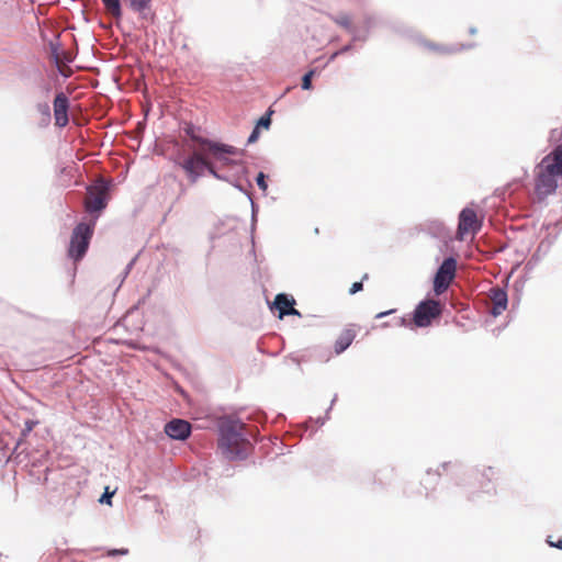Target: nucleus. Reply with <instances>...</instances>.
Segmentation results:
<instances>
[{
	"instance_id": "1",
	"label": "nucleus",
	"mask_w": 562,
	"mask_h": 562,
	"mask_svg": "<svg viewBox=\"0 0 562 562\" xmlns=\"http://www.w3.org/2000/svg\"><path fill=\"white\" fill-rule=\"evenodd\" d=\"M182 131L188 137L183 147L177 149L169 158L175 167L183 171L184 160L195 156H213L222 165H239L241 161L235 160L233 156L244 155L245 149H239L231 144L224 143L217 138H210L201 134V126L191 122H186Z\"/></svg>"
},
{
	"instance_id": "2",
	"label": "nucleus",
	"mask_w": 562,
	"mask_h": 562,
	"mask_svg": "<svg viewBox=\"0 0 562 562\" xmlns=\"http://www.w3.org/2000/svg\"><path fill=\"white\" fill-rule=\"evenodd\" d=\"M97 223L83 217L72 228L69 244L67 247V257L74 263L81 262L88 254Z\"/></svg>"
},
{
	"instance_id": "3",
	"label": "nucleus",
	"mask_w": 562,
	"mask_h": 562,
	"mask_svg": "<svg viewBox=\"0 0 562 562\" xmlns=\"http://www.w3.org/2000/svg\"><path fill=\"white\" fill-rule=\"evenodd\" d=\"M183 165V173L186 175L190 184H195L205 175L212 176L216 180L233 182L229 176L221 173L218 171V164L222 166L218 159L213 156H195L193 158L186 159Z\"/></svg>"
},
{
	"instance_id": "4",
	"label": "nucleus",
	"mask_w": 562,
	"mask_h": 562,
	"mask_svg": "<svg viewBox=\"0 0 562 562\" xmlns=\"http://www.w3.org/2000/svg\"><path fill=\"white\" fill-rule=\"evenodd\" d=\"M112 187L113 180L103 178L97 179L86 187L87 194L91 200V204L86 207L88 213L87 220L93 223L98 222L109 204V192Z\"/></svg>"
},
{
	"instance_id": "5",
	"label": "nucleus",
	"mask_w": 562,
	"mask_h": 562,
	"mask_svg": "<svg viewBox=\"0 0 562 562\" xmlns=\"http://www.w3.org/2000/svg\"><path fill=\"white\" fill-rule=\"evenodd\" d=\"M498 474L499 469L492 465L473 467V477L476 480L479 490L467 493V499L469 502H476L481 494L496 496L498 492L495 480Z\"/></svg>"
},
{
	"instance_id": "6",
	"label": "nucleus",
	"mask_w": 562,
	"mask_h": 562,
	"mask_svg": "<svg viewBox=\"0 0 562 562\" xmlns=\"http://www.w3.org/2000/svg\"><path fill=\"white\" fill-rule=\"evenodd\" d=\"M440 468L442 475L448 476L453 486L467 498V493L470 492L468 487L473 479V468H468L460 460L441 462Z\"/></svg>"
},
{
	"instance_id": "7",
	"label": "nucleus",
	"mask_w": 562,
	"mask_h": 562,
	"mask_svg": "<svg viewBox=\"0 0 562 562\" xmlns=\"http://www.w3.org/2000/svg\"><path fill=\"white\" fill-rule=\"evenodd\" d=\"M32 430L26 429L23 427L21 429L20 436L14 445V448L12 450V454L16 456V459L20 458L21 454H25V458L32 462L34 465L37 463L40 465H44L50 462V451L45 448L43 450L31 448V443L29 441V437L31 436Z\"/></svg>"
},
{
	"instance_id": "8",
	"label": "nucleus",
	"mask_w": 562,
	"mask_h": 562,
	"mask_svg": "<svg viewBox=\"0 0 562 562\" xmlns=\"http://www.w3.org/2000/svg\"><path fill=\"white\" fill-rule=\"evenodd\" d=\"M441 314L442 305L439 301L430 299L429 295L419 301L411 313L416 328L430 326L434 319L441 317Z\"/></svg>"
},
{
	"instance_id": "9",
	"label": "nucleus",
	"mask_w": 562,
	"mask_h": 562,
	"mask_svg": "<svg viewBox=\"0 0 562 562\" xmlns=\"http://www.w3.org/2000/svg\"><path fill=\"white\" fill-rule=\"evenodd\" d=\"M218 449L228 448L237 442L247 441L246 434L243 430V422L238 417H226L218 424Z\"/></svg>"
},
{
	"instance_id": "10",
	"label": "nucleus",
	"mask_w": 562,
	"mask_h": 562,
	"mask_svg": "<svg viewBox=\"0 0 562 562\" xmlns=\"http://www.w3.org/2000/svg\"><path fill=\"white\" fill-rule=\"evenodd\" d=\"M458 260L453 255L445 257L432 277V292L436 296L442 295L451 281L456 278Z\"/></svg>"
},
{
	"instance_id": "11",
	"label": "nucleus",
	"mask_w": 562,
	"mask_h": 562,
	"mask_svg": "<svg viewBox=\"0 0 562 562\" xmlns=\"http://www.w3.org/2000/svg\"><path fill=\"white\" fill-rule=\"evenodd\" d=\"M538 173L535 180V192L539 201H543L550 194L555 193L558 180L562 178L559 173L543 166L540 161L537 165Z\"/></svg>"
},
{
	"instance_id": "12",
	"label": "nucleus",
	"mask_w": 562,
	"mask_h": 562,
	"mask_svg": "<svg viewBox=\"0 0 562 562\" xmlns=\"http://www.w3.org/2000/svg\"><path fill=\"white\" fill-rule=\"evenodd\" d=\"M384 18L374 11H363L361 14V24L357 26L356 33L352 36L353 42L366 44L376 27H384Z\"/></svg>"
},
{
	"instance_id": "13",
	"label": "nucleus",
	"mask_w": 562,
	"mask_h": 562,
	"mask_svg": "<svg viewBox=\"0 0 562 562\" xmlns=\"http://www.w3.org/2000/svg\"><path fill=\"white\" fill-rule=\"evenodd\" d=\"M442 471L440 468V464L436 470L429 468L426 470L425 475L420 480V485L423 490L425 491L426 498L429 499H439V498H447L449 497L452 492H450L449 488L441 490L440 495H437V485L439 484L441 477H442Z\"/></svg>"
},
{
	"instance_id": "14",
	"label": "nucleus",
	"mask_w": 562,
	"mask_h": 562,
	"mask_svg": "<svg viewBox=\"0 0 562 562\" xmlns=\"http://www.w3.org/2000/svg\"><path fill=\"white\" fill-rule=\"evenodd\" d=\"M71 102L69 97L64 91H57L53 100V111L55 125L58 128H64L69 124V111Z\"/></svg>"
},
{
	"instance_id": "15",
	"label": "nucleus",
	"mask_w": 562,
	"mask_h": 562,
	"mask_svg": "<svg viewBox=\"0 0 562 562\" xmlns=\"http://www.w3.org/2000/svg\"><path fill=\"white\" fill-rule=\"evenodd\" d=\"M166 436L176 441H186L192 435V425L182 418H171L164 426Z\"/></svg>"
},
{
	"instance_id": "16",
	"label": "nucleus",
	"mask_w": 562,
	"mask_h": 562,
	"mask_svg": "<svg viewBox=\"0 0 562 562\" xmlns=\"http://www.w3.org/2000/svg\"><path fill=\"white\" fill-rule=\"evenodd\" d=\"M482 228V222L477 220L474 209L463 207L458 216V233L464 236L469 233L476 234Z\"/></svg>"
},
{
	"instance_id": "17",
	"label": "nucleus",
	"mask_w": 562,
	"mask_h": 562,
	"mask_svg": "<svg viewBox=\"0 0 562 562\" xmlns=\"http://www.w3.org/2000/svg\"><path fill=\"white\" fill-rule=\"evenodd\" d=\"M418 228L419 232L425 233L440 241H443L445 244L451 240V231L440 220H427L420 223Z\"/></svg>"
},
{
	"instance_id": "18",
	"label": "nucleus",
	"mask_w": 562,
	"mask_h": 562,
	"mask_svg": "<svg viewBox=\"0 0 562 562\" xmlns=\"http://www.w3.org/2000/svg\"><path fill=\"white\" fill-rule=\"evenodd\" d=\"M490 297L493 302V307L490 314L493 317L501 315L508 306L507 289L503 286H493L490 290Z\"/></svg>"
},
{
	"instance_id": "19",
	"label": "nucleus",
	"mask_w": 562,
	"mask_h": 562,
	"mask_svg": "<svg viewBox=\"0 0 562 562\" xmlns=\"http://www.w3.org/2000/svg\"><path fill=\"white\" fill-rule=\"evenodd\" d=\"M292 305H296V301H295L294 296L292 294L281 292L274 296V300H273L272 304L270 305V308L278 311V313H279L278 316H279V318L282 319L285 316H288V312H285V311H289L290 308H292Z\"/></svg>"
},
{
	"instance_id": "20",
	"label": "nucleus",
	"mask_w": 562,
	"mask_h": 562,
	"mask_svg": "<svg viewBox=\"0 0 562 562\" xmlns=\"http://www.w3.org/2000/svg\"><path fill=\"white\" fill-rule=\"evenodd\" d=\"M541 162L562 177V146H555L547 154Z\"/></svg>"
},
{
	"instance_id": "21",
	"label": "nucleus",
	"mask_w": 562,
	"mask_h": 562,
	"mask_svg": "<svg viewBox=\"0 0 562 562\" xmlns=\"http://www.w3.org/2000/svg\"><path fill=\"white\" fill-rule=\"evenodd\" d=\"M419 42L428 49L438 52L440 54H452V53L461 52L463 49H470L475 46V43L445 46V45H440V44L429 42V41H426L423 38H420Z\"/></svg>"
},
{
	"instance_id": "22",
	"label": "nucleus",
	"mask_w": 562,
	"mask_h": 562,
	"mask_svg": "<svg viewBox=\"0 0 562 562\" xmlns=\"http://www.w3.org/2000/svg\"><path fill=\"white\" fill-rule=\"evenodd\" d=\"M356 338V331L351 328L344 329L334 344L336 355L345 352Z\"/></svg>"
},
{
	"instance_id": "23",
	"label": "nucleus",
	"mask_w": 562,
	"mask_h": 562,
	"mask_svg": "<svg viewBox=\"0 0 562 562\" xmlns=\"http://www.w3.org/2000/svg\"><path fill=\"white\" fill-rule=\"evenodd\" d=\"M550 243L551 241H540L535 252L526 262L525 269L528 271L533 270L539 262L548 255L550 251Z\"/></svg>"
},
{
	"instance_id": "24",
	"label": "nucleus",
	"mask_w": 562,
	"mask_h": 562,
	"mask_svg": "<svg viewBox=\"0 0 562 562\" xmlns=\"http://www.w3.org/2000/svg\"><path fill=\"white\" fill-rule=\"evenodd\" d=\"M222 456L228 461H244L249 457V451L245 447H234L220 449Z\"/></svg>"
},
{
	"instance_id": "25",
	"label": "nucleus",
	"mask_w": 562,
	"mask_h": 562,
	"mask_svg": "<svg viewBox=\"0 0 562 562\" xmlns=\"http://www.w3.org/2000/svg\"><path fill=\"white\" fill-rule=\"evenodd\" d=\"M331 21L338 26L342 27L348 34L352 35L356 33L357 25L352 23L351 16L348 13H338L330 16Z\"/></svg>"
},
{
	"instance_id": "26",
	"label": "nucleus",
	"mask_w": 562,
	"mask_h": 562,
	"mask_svg": "<svg viewBox=\"0 0 562 562\" xmlns=\"http://www.w3.org/2000/svg\"><path fill=\"white\" fill-rule=\"evenodd\" d=\"M384 27L391 30L392 32L400 34L402 36H411L412 29L407 26L404 22L400 20H384Z\"/></svg>"
},
{
	"instance_id": "27",
	"label": "nucleus",
	"mask_w": 562,
	"mask_h": 562,
	"mask_svg": "<svg viewBox=\"0 0 562 562\" xmlns=\"http://www.w3.org/2000/svg\"><path fill=\"white\" fill-rule=\"evenodd\" d=\"M393 473V468L384 467L376 471V473L372 477V483L374 485L383 488L387 482L391 480Z\"/></svg>"
},
{
	"instance_id": "28",
	"label": "nucleus",
	"mask_w": 562,
	"mask_h": 562,
	"mask_svg": "<svg viewBox=\"0 0 562 562\" xmlns=\"http://www.w3.org/2000/svg\"><path fill=\"white\" fill-rule=\"evenodd\" d=\"M36 111L41 115V120L38 122L40 127H47L52 122V112L50 106L47 102H38L36 104Z\"/></svg>"
},
{
	"instance_id": "29",
	"label": "nucleus",
	"mask_w": 562,
	"mask_h": 562,
	"mask_svg": "<svg viewBox=\"0 0 562 562\" xmlns=\"http://www.w3.org/2000/svg\"><path fill=\"white\" fill-rule=\"evenodd\" d=\"M322 71V68L313 67L310 68L301 78V88L302 90L311 91L314 89V85L312 82L315 76H318Z\"/></svg>"
},
{
	"instance_id": "30",
	"label": "nucleus",
	"mask_w": 562,
	"mask_h": 562,
	"mask_svg": "<svg viewBox=\"0 0 562 562\" xmlns=\"http://www.w3.org/2000/svg\"><path fill=\"white\" fill-rule=\"evenodd\" d=\"M274 114V110L272 109V106H269L266 112L259 117L256 120L255 122V127L258 128L259 131L261 130H270L271 127V124H272V115Z\"/></svg>"
},
{
	"instance_id": "31",
	"label": "nucleus",
	"mask_w": 562,
	"mask_h": 562,
	"mask_svg": "<svg viewBox=\"0 0 562 562\" xmlns=\"http://www.w3.org/2000/svg\"><path fill=\"white\" fill-rule=\"evenodd\" d=\"M405 327V328H416L413 324L412 317L407 318L406 316L394 317L391 322H384L380 325L381 328L387 327Z\"/></svg>"
},
{
	"instance_id": "32",
	"label": "nucleus",
	"mask_w": 562,
	"mask_h": 562,
	"mask_svg": "<svg viewBox=\"0 0 562 562\" xmlns=\"http://www.w3.org/2000/svg\"><path fill=\"white\" fill-rule=\"evenodd\" d=\"M250 201V233L254 234L258 221V213H259V205L254 201L252 194L250 193L249 196H247Z\"/></svg>"
},
{
	"instance_id": "33",
	"label": "nucleus",
	"mask_w": 562,
	"mask_h": 562,
	"mask_svg": "<svg viewBox=\"0 0 562 562\" xmlns=\"http://www.w3.org/2000/svg\"><path fill=\"white\" fill-rule=\"evenodd\" d=\"M231 184L237 189L239 192L244 193L246 196H249L251 193L250 190L252 189V183L249 179H245V183H243L240 180L235 179Z\"/></svg>"
},
{
	"instance_id": "34",
	"label": "nucleus",
	"mask_w": 562,
	"mask_h": 562,
	"mask_svg": "<svg viewBox=\"0 0 562 562\" xmlns=\"http://www.w3.org/2000/svg\"><path fill=\"white\" fill-rule=\"evenodd\" d=\"M116 493V490L111 491L110 486H105L103 493L100 495L98 502L101 505H112V498L114 494Z\"/></svg>"
},
{
	"instance_id": "35",
	"label": "nucleus",
	"mask_w": 562,
	"mask_h": 562,
	"mask_svg": "<svg viewBox=\"0 0 562 562\" xmlns=\"http://www.w3.org/2000/svg\"><path fill=\"white\" fill-rule=\"evenodd\" d=\"M268 179L269 175L265 173L263 171H259L255 178L256 184L263 193H266L268 190Z\"/></svg>"
},
{
	"instance_id": "36",
	"label": "nucleus",
	"mask_w": 562,
	"mask_h": 562,
	"mask_svg": "<svg viewBox=\"0 0 562 562\" xmlns=\"http://www.w3.org/2000/svg\"><path fill=\"white\" fill-rule=\"evenodd\" d=\"M48 46H49V50H50V59H52V63L54 65H57L58 64V55H59V49H60V43L57 41V42H53L50 41L48 43Z\"/></svg>"
},
{
	"instance_id": "37",
	"label": "nucleus",
	"mask_w": 562,
	"mask_h": 562,
	"mask_svg": "<svg viewBox=\"0 0 562 562\" xmlns=\"http://www.w3.org/2000/svg\"><path fill=\"white\" fill-rule=\"evenodd\" d=\"M251 419L260 425L265 426L268 423L267 413L262 409H256L251 413Z\"/></svg>"
},
{
	"instance_id": "38",
	"label": "nucleus",
	"mask_w": 562,
	"mask_h": 562,
	"mask_svg": "<svg viewBox=\"0 0 562 562\" xmlns=\"http://www.w3.org/2000/svg\"><path fill=\"white\" fill-rule=\"evenodd\" d=\"M368 279V274L366 273L363 277H362V280L360 281H356L351 284V286L349 288V294L350 295H355L356 293L360 292L363 290V280Z\"/></svg>"
},
{
	"instance_id": "39",
	"label": "nucleus",
	"mask_w": 562,
	"mask_h": 562,
	"mask_svg": "<svg viewBox=\"0 0 562 562\" xmlns=\"http://www.w3.org/2000/svg\"><path fill=\"white\" fill-rule=\"evenodd\" d=\"M359 42H353L352 41V35H350V41L345 44L344 46H341L339 49H338V53L340 55H345L347 53H350L351 50L355 49L356 45L358 44Z\"/></svg>"
},
{
	"instance_id": "40",
	"label": "nucleus",
	"mask_w": 562,
	"mask_h": 562,
	"mask_svg": "<svg viewBox=\"0 0 562 562\" xmlns=\"http://www.w3.org/2000/svg\"><path fill=\"white\" fill-rule=\"evenodd\" d=\"M336 398H337V395H335L334 398L331 400L329 407L326 409L325 416L324 417H317L315 419V423L318 426H323L325 424V422L329 418V412L331 411L333 405H334Z\"/></svg>"
},
{
	"instance_id": "41",
	"label": "nucleus",
	"mask_w": 562,
	"mask_h": 562,
	"mask_svg": "<svg viewBox=\"0 0 562 562\" xmlns=\"http://www.w3.org/2000/svg\"><path fill=\"white\" fill-rule=\"evenodd\" d=\"M127 554H128L127 548H119V549L113 548V549L108 550V553H106V555L111 557V558L127 555Z\"/></svg>"
},
{
	"instance_id": "42",
	"label": "nucleus",
	"mask_w": 562,
	"mask_h": 562,
	"mask_svg": "<svg viewBox=\"0 0 562 562\" xmlns=\"http://www.w3.org/2000/svg\"><path fill=\"white\" fill-rule=\"evenodd\" d=\"M260 134H261V131H259L258 128H256L254 126L248 138H247V145L255 144L259 139Z\"/></svg>"
},
{
	"instance_id": "43",
	"label": "nucleus",
	"mask_w": 562,
	"mask_h": 562,
	"mask_svg": "<svg viewBox=\"0 0 562 562\" xmlns=\"http://www.w3.org/2000/svg\"><path fill=\"white\" fill-rule=\"evenodd\" d=\"M137 258H138V255H136L135 257H133V258L130 260V262L125 266L124 270H123V271H122V273H121V274H122V277H123V279H125V278L130 274V272H131V270L133 269V267H134V265H135V262H136Z\"/></svg>"
},
{
	"instance_id": "44",
	"label": "nucleus",
	"mask_w": 562,
	"mask_h": 562,
	"mask_svg": "<svg viewBox=\"0 0 562 562\" xmlns=\"http://www.w3.org/2000/svg\"><path fill=\"white\" fill-rule=\"evenodd\" d=\"M38 424H40V420L36 418H25L23 420V427H25L26 429H30L32 431L35 428V426H37Z\"/></svg>"
},
{
	"instance_id": "45",
	"label": "nucleus",
	"mask_w": 562,
	"mask_h": 562,
	"mask_svg": "<svg viewBox=\"0 0 562 562\" xmlns=\"http://www.w3.org/2000/svg\"><path fill=\"white\" fill-rule=\"evenodd\" d=\"M546 542L551 547L559 550H562V537L559 538L557 541H552V537L549 536L546 540Z\"/></svg>"
},
{
	"instance_id": "46",
	"label": "nucleus",
	"mask_w": 562,
	"mask_h": 562,
	"mask_svg": "<svg viewBox=\"0 0 562 562\" xmlns=\"http://www.w3.org/2000/svg\"><path fill=\"white\" fill-rule=\"evenodd\" d=\"M559 233H560V232H558V233H557V234H554V235H550V234H549V235H548V236H546L541 241H551V243H550V248H551V247H552V245L554 244V241L557 240Z\"/></svg>"
},
{
	"instance_id": "47",
	"label": "nucleus",
	"mask_w": 562,
	"mask_h": 562,
	"mask_svg": "<svg viewBox=\"0 0 562 562\" xmlns=\"http://www.w3.org/2000/svg\"><path fill=\"white\" fill-rule=\"evenodd\" d=\"M395 312H396V310H395V308H391V310H387V311H384V312H380V313H378V314L375 315V318L380 319V318H383V317H385V316H389V315H391V314H393V313H395Z\"/></svg>"
},
{
	"instance_id": "48",
	"label": "nucleus",
	"mask_w": 562,
	"mask_h": 562,
	"mask_svg": "<svg viewBox=\"0 0 562 562\" xmlns=\"http://www.w3.org/2000/svg\"><path fill=\"white\" fill-rule=\"evenodd\" d=\"M286 312H288V316H299V317H302L301 312L295 308V305H292V308H290Z\"/></svg>"
},
{
	"instance_id": "49",
	"label": "nucleus",
	"mask_w": 562,
	"mask_h": 562,
	"mask_svg": "<svg viewBox=\"0 0 562 562\" xmlns=\"http://www.w3.org/2000/svg\"><path fill=\"white\" fill-rule=\"evenodd\" d=\"M550 226H554L558 228V232H561L562 231V216L559 220H557L553 224H548L547 228L549 229Z\"/></svg>"
},
{
	"instance_id": "50",
	"label": "nucleus",
	"mask_w": 562,
	"mask_h": 562,
	"mask_svg": "<svg viewBox=\"0 0 562 562\" xmlns=\"http://www.w3.org/2000/svg\"><path fill=\"white\" fill-rule=\"evenodd\" d=\"M338 56H340V54L338 53V49L335 50L329 57H328V60L325 63V65L323 66V68H325L329 63L334 61Z\"/></svg>"
},
{
	"instance_id": "51",
	"label": "nucleus",
	"mask_w": 562,
	"mask_h": 562,
	"mask_svg": "<svg viewBox=\"0 0 562 562\" xmlns=\"http://www.w3.org/2000/svg\"><path fill=\"white\" fill-rule=\"evenodd\" d=\"M238 161H241V164H239L238 166H241V173L243 175H247L248 173V168L244 165V161L243 160H239L237 159ZM223 167H225L226 165H222ZM229 167H236L237 165H228Z\"/></svg>"
},
{
	"instance_id": "52",
	"label": "nucleus",
	"mask_w": 562,
	"mask_h": 562,
	"mask_svg": "<svg viewBox=\"0 0 562 562\" xmlns=\"http://www.w3.org/2000/svg\"><path fill=\"white\" fill-rule=\"evenodd\" d=\"M140 498L144 501H147V502L148 501H158L156 495H150V494H144Z\"/></svg>"
},
{
	"instance_id": "53",
	"label": "nucleus",
	"mask_w": 562,
	"mask_h": 562,
	"mask_svg": "<svg viewBox=\"0 0 562 562\" xmlns=\"http://www.w3.org/2000/svg\"><path fill=\"white\" fill-rule=\"evenodd\" d=\"M55 67L57 68V71L58 74L64 77L65 79H67L69 76L68 74H66L60 67H59V63L57 65H55Z\"/></svg>"
},
{
	"instance_id": "54",
	"label": "nucleus",
	"mask_w": 562,
	"mask_h": 562,
	"mask_svg": "<svg viewBox=\"0 0 562 562\" xmlns=\"http://www.w3.org/2000/svg\"><path fill=\"white\" fill-rule=\"evenodd\" d=\"M150 295V290L147 291V294L138 300L137 304L133 308H137L138 305L145 302L146 297Z\"/></svg>"
},
{
	"instance_id": "55",
	"label": "nucleus",
	"mask_w": 562,
	"mask_h": 562,
	"mask_svg": "<svg viewBox=\"0 0 562 562\" xmlns=\"http://www.w3.org/2000/svg\"><path fill=\"white\" fill-rule=\"evenodd\" d=\"M42 89L46 94H48L52 91V86L49 83H44Z\"/></svg>"
},
{
	"instance_id": "56",
	"label": "nucleus",
	"mask_w": 562,
	"mask_h": 562,
	"mask_svg": "<svg viewBox=\"0 0 562 562\" xmlns=\"http://www.w3.org/2000/svg\"><path fill=\"white\" fill-rule=\"evenodd\" d=\"M285 420V415L282 414V413H279L277 416H276V422H284Z\"/></svg>"
},
{
	"instance_id": "57",
	"label": "nucleus",
	"mask_w": 562,
	"mask_h": 562,
	"mask_svg": "<svg viewBox=\"0 0 562 562\" xmlns=\"http://www.w3.org/2000/svg\"><path fill=\"white\" fill-rule=\"evenodd\" d=\"M290 358L293 362H295L297 366H300L301 361H300V358L293 356V355H290Z\"/></svg>"
},
{
	"instance_id": "58",
	"label": "nucleus",
	"mask_w": 562,
	"mask_h": 562,
	"mask_svg": "<svg viewBox=\"0 0 562 562\" xmlns=\"http://www.w3.org/2000/svg\"><path fill=\"white\" fill-rule=\"evenodd\" d=\"M476 32H477V29H476L475 26H471V27L469 29V33H470L471 35L476 34Z\"/></svg>"
},
{
	"instance_id": "59",
	"label": "nucleus",
	"mask_w": 562,
	"mask_h": 562,
	"mask_svg": "<svg viewBox=\"0 0 562 562\" xmlns=\"http://www.w3.org/2000/svg\"><path fill=\"white\" fill-rule=\"evenodd\" d=\"M99 25L103 29H106L108 26L102 22V20L99 21Z\"/></svg>"
},
{
	"instance_id": "60",
	"label": "nucleus",
	"mask_w": 562,
	"mask_h": 562,
	"mask_svg": "<svg viewBox=\"0 0 562 562\" xmlns=\"http://www.w3.org/2000/svg\"><path fill=\"white\" fill-rule=\"evenodd\" d=\"M291 90V87H288L282 95H284L286 92Z\"/></svg>"
},
{
	"instance_id": "61",
	"label": "nucleus",
	"mask_w": 562,
	"mask_h": 562,
	"mask_svg": "<svg viewBox=\"0 0 562 562\" xmlns=\"http://www.w3.org/2000/svg\"><path fill=\"white\" fill-rule=\"evenodd\" d=\"M156 512H161L160 509V505L158 504L157 507H156Z\"/></svg>"
}]
</instances>
